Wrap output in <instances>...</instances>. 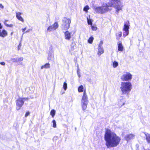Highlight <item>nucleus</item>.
<instances>
[{"label": "nucleus", "mask_w": 150, "mask_h": 150, "mask_svg": "<svg viewBox=\"0 0 150 150\" xmlns=\"http://www.w3.org/2000/svg\"><path fill=\"white\" fill-rule=\"evenodd\" d=\"M98 55L100 56L101 54H103L104 52V50L102 47L100 46H98Z\"/></svg>", "instance_id": "dca6fc26"}, {"label": "nucleus", "mask_w": 150, "mask_h": 150, "mask_svg": "<svg viewBox=\"0 0 150 150\" xmlns=\"http://www.w3.org/2000/svg\"><path fill=\"white\" fill-rule=\"evenodd\" d=\"M129 24V21L127 22H125V24L124 25L123 28V31H129V25L128 24Z\"/></svg>", "instance_id": "2eb2a0df"}, {"label": "nucleus", "mask_w": 150, "mask_h": 150, "mask_svg": "<svg viewBox=\"0 0 150 150\" xmlns=\"http://www.w3.org/2000/svg\"><path fill=\"white\" fill-rule=\"evenodd\" d=\"M0 8H4V6L1 4H0Z\"/></svg>", "instance_id": "ea45409f"}, {"label": "nucleus", "mask_w": 150, "mask_h": 150, "mask_svg": "<svg viewBox=\"0 0 150 150\" xmlns=\"http://www.w3.org/2000/svg\"><path fill=\"white\" fill-rule=\"evenodd\" d=\"M125 32L123 33V37H125L129 34V31H124Z\"/></svg>", "instance_id": "393cba45"}, {"label": "nucleus", "mask_w": 150, "mask_h": 150, "mask_svg": "<svg viewBox=\"0 0 150 150\" xmlns=\"http://www.w3.org/2000/svg\"><path fill=\"white\" fill-rule=\"evenodd\" d=\"M32 30L31 29H28L25 32V33H28V32H30V31H31Z\"/></svg>", "instance_id": "4c0bfd02"}, {"label": "nucleus", "mask_w": 150, "mask_h": 150, "mask_svg": "<svg viewBox=\"0 0 150 150\" xmlns=\"http://www.w3.org/2000/svg\"><path fill=\"white\" fill-rule=\"evenodd\" d=\"M0 64L1 65H3V66H4L5 64V63L4 62H0Z\"/></svg>", "instance_id": "58836bf2"}, {"label": "nucleus", "mask_w": 150, "mask_h": 150, "mask_svg": "<svg viewBox=\"0 0 150 150\" xmlns=\"http://www.w3.org/2000/svg\"><path fill=\"white\" fill-rule=\"evenodd\" d=\"M71 22L70 19L66 17L64 18L62 20V23L61 26L62 29L64 30L68 29L69 28Z\"/></svg>", "instance_id": "423d86ee"}, {"label": "nucleus", "mask_w": 150, "mask_h": 150, "mask_svg": "<svg viewBox=\"0 0 150 150\" xmlns=\"http://www.w3.org/2000/svg\"><path fill=\"white\" fill-rule=\"evenodd\" d=\"M103 44V41H101L100 42V43L99 45V46H100L102 47V45Z\"/></svg>", "instance_id": "e433bc0d"}, {"label": "nucleus", "mask_w": 150, "mask_h": 150, "mask_svg": "<svg viewBox=\"0 0 150 150\" xmlns=\"http://www.w3.org/2000/svg\"><path fill=\"white\" fill-rule=\"evenodd\" d=\"M83 88L82 85L79 86L78 88V91L79 92H81L83 91Z\"/></svg>", "instance_id": "4be33fe9"}, {"label": "nucleus", "mask_w": 150, "mask_h": 150, "mask_svg": "<svg viewBox=\"0 0 150 150\" xmlns=\"http://www.w3.org/2000/svg\"><path fill=\"white\" fill-rule=\"evenodd\" d=\"M135 137V135L134 134H130L126 135L124 138L127 142H128L130 140L134 139Z\"/></svg>", "instance_id": "9d476101"}, {"label": "nucleus", "mask_w": 150, "mask_h": 150, "mask_svg": "<svg viewBox=\"0 0 150 150\" xmlns=\"http://www.w3.org/2000/svg\"><path fill=\"white\" fill-rule=\"evenodd\" d=\"M23 34L22 36L21 37V39H23Z\"/></svg>", "instance_id": "c03bdc74"}, {"label": "nucleus", "mask_w": 150, "mask_h": 150, "mask_svg": "<svg viewBox=\"0 0 150 150\" xmlns=\"http://www.w3.org/2000/svg\"><path fill=\"white\" fill-rule=\"evenodd\" d=\"M52 122L53 123V127L54 128L56 127V122L55 120H53L52 121Z\"/></svg>", "instance_id": "cd10ccee"}, {"label": "nucleus", "mask_w": 150, "mask_h": 150, "mask_svg": "<svg viewBox=\"0 0 150 150\" xmlns=\"http://www.w3.org/2000/svg\"><path fill=\"white\" fill-rule=\"evenodd\" d=\"M146 137V139L148 143H150V134L146 132L144 133Z\"/></svg>", "instance_id": "f3484780"}, {"label": "nucleus", "mask_w": 150, "mask_h": 150, "mask_svg": "<svg viewBox=\"0 0 150 150\" xmlns=\"http://www.w3.org/2000/svg\"><path fill=\"white\" fill-rule=\"evenodd\" d=\"M16 17L17 18L19 21H21L23 22H24V20L23 18L21 16L22 13L21 12H18L16 13Z\"/></svg>", "instance_id": "ddd939ff"}, {"label": "nucleus", "mask_w": 150, "mask_h": 150, "mask_svg": "<svg viewBox=\"0 0 150 150\" xmlns=\"http://www.w3.org/2000/svg\"><path fill=\"white\" fill-rule=\"evenodd\" d=\"M89 7L88 6H86L83 8V11H87L89 9Z\"/></svg>", "instance_id": "bb28decb"}, {"label": "nucleus", "mask_w": 150, "mask_h": 150, "mask_svg": "<svg viewBox=\"0 0 150 150\" xmlns=\"http://www.w3.org/2000/svg\"><path fill=\"white\" fill-rule=\"evenodd\" d=\"M5 25L8 27H12L13 26V25L12 24L8 25V24H7V23H5Z\"/></svg>", "instance_id": "473e14b6"}, {"label": "nucleus", "mask_w": 150, "mask_h": 150, "mask_svg": "<svg viewBox=\"0 0 150 150\" xmlns=\"http://www.w3.org/2000/svg\"><path fill=\"white\" fill-rule=\"evenodd\" d=\"M21 46V42H19V44L18 46V50H20Z\"/></svg>", "instance_id": "72a5a7b5"}, {"label": "nucleus", "mask_w": 150, "mask_h": 150, "mask_svg": "<svg viewBox=\"0 0 150 150\" xmlns=\"http://www.w3.org/2000/svg\"><path fill=\"white\" fill-rule=\"evenodd\" d=\"M118 65V63L116 61H115L112 62V66L113 67L115 68Z\"/></svg>", "instance_id": "412c9836"}, {"label": "nucleus", "mask_w": 150, "mask_h": 150, "mask_svg": "<svg viewBox=\"0 0 150 150\" xmlns=\"http://www.w3.org/2000/svg\"><path fill=\"white\" fill-rule=\"evenodd\" d=\"M50 67V64L49 63H46L44 65L42 66L41 67V69H43V68H48Z\"/></svg>", "instance_id": "aec40b11"}, {"label": "nucleus", "mask_w": 150, "mask_h": 150, "mask_svg": "<svg viewBox=\"0 0 150 150\" xmlns=\"http://www.w3.org/2000/svg\"><path fill=\"white\" fill-rule=\"evenodd\" d=\"M22 39H21V40L20 41V42H21V43H22Z\"/></svg>", "instance_id": "a18cd8bd"}, {"label": "nucleus", "mask_w": 150, "mask_h": 150, "mask_svg": "<svg viewBox=\"0 0 150 150\" xmlns=\"http://www.w3.org/2000/svg\"><path fill=\"white\" fill-rule=\"evenodd\" d=\"M109 6L114 7L116 9V11L118 13L119 11L122 10V5L120 0H111L108 3Z\"/></svg>", "instance_id": "7ed1b4c3"}, {"label": "nucleus", "mask_w": 150, "mask_h": 150, "mask_svg": "<svg viewBox=\"0 0 150 150\" xmlns=\"http://www.w3.org/2000/svg\"><path fill=\"white\" fill-rule=\"evenodd\" d=\"M11 60L13 62H17V58H11Z\"/></svg>", "instance_id": "c85d7f7f"}, {"label": "nucleus", "mask_w": 150, "mask_h": 150, "mask_svg": "<svg viewBox=\"0 0 150 150\" xmlns=\"http://www.w3.org/2000/svg\"><path fill=\"white\" fill-rule=\"evenodd\" d=\"M24 101L22 98H20L16 100V105L17 106L16 109L17 110H20L23 104Z\"/></svg>", "instance_id": "1a4fd4ad"}, {"label": "nucleus", "mask_w": 150, "mask_h": 150, "mask_svg": "<svg viewBox=\"0 0 150 150\" xmlns=\"http://www.w3.org/2000/svg\"><path fill=\"white\" fill-rule=\"evenodd\" d=\"M65 38L66 40H69L71 38V33L68 31H66L64 33Z\"/></svg>", "instance_id": "4468645a"}, {"label": "nucleus", "mask_w": 150, "mask_h": 150, "mask_svg": "<svg viewBox=\"0 0 150 150\" xmlns=\"http://www.w3.org/2000/svg\"><path fill=\"white\" fill-rule=\"evenodd\" d=\"M94 38L93 36L91 37L88 39V42L90 44H91L93 41Z\"/></svg>", "instance_id": "5701e85b"}, {"label": "nucleus", "mask_w": 150, "mask_h": 150, "mask_svg": "<svg viewBox=\"0 0 150 150\" xmlns=\"http://www.w3.org/2000/svg\"><path fill=\"white\" fill-rule=\"evenodd\" d=\"M122 32H119L118 33L116 34V38L117 39H119L122 36Z\"/></svg>", "instance_id": "6ab92c4d"}, {"label": "nucleus", "mask_w": 150, "mask_h": 150, "mask_svg": "<svg viewBox=\"0 0 150 150\" xmlns=\"http://www.w3.org/2000/svg\"><path fill=\"white\" fill-rule=\"evenodd\" d=\"M132 85L129 81L122 82L121 83L120 89L124 94H128L132 88Z\"/></svg>", "instance_id": "f03ea898"}, {"label": "nucleus", "mask_w": 150, "mask_h": 150, "mask_svg": "<svg viewBox=\"0 0 150 150\" xmlns=\"http://www.w3.org/2000/svg\"><path fill=\"white\" fill-rule=\"evenodd\" d=\"M104 139L107 147L110 148L117 146L119 144L121 138L115 133L108 130L105 134Z\"/></svg>", "instance_id": "f257e3e1"}, {"label": "nucleus", "mask_w": 150, "mask_h": 150, "mask_svg": "<svg viewBox=\"0 0 150 150\" xmlns=\"http://www.w3.org/2000/svg\"><path fill=\"white\" fill-rule=\"evenodd\" d=\"M123 47L121 43H120L118 44V51H122L123 50Z\"/></svg>", "instance_id": "a211bd4d"}, {"label": "nucleus", "mask_w": 150, "mask_h": 150, "mask_svg": "<svg viewBox=\"0 0 150 150\" xmlns=\"http://www.w3.org/2000/svg\"><path fill=\"white\" fill-rule=\"evenodd\" d=\"M88 102V100L87 96L86 91H85L84 92L81 101V105L83 110H84L86 109Z\"/></svg>", "instance_id": "20e7f679"}, {"label": "nucleus", "mask_w": 150, "mask_h": 150, "mask_svg": "<svg viewBox=\"0 0 150 150\" xmlns=\"http://www.w3.org/2000/svg\"><path fill=\"white\" fill-rule=\"evenodd\" d=\"M63 88L64 90H66L67 88V84L66 82H64L63 84Z\"/></svg>", "instance_id": "a878e982"}, {"label": "nucleus", "mask_w": 150, "mask_h": 150, "mask_svg": "<svg viewBox=\"0 0 150 150\" xmlns=\"http://www.w3.org/2000/svg\"><path fill=\"white\" fill-rule=\"evenodd\" d=\"M64 93V92H63V93H62V94H63Z\"/></svg>", "instance_id": "de8ad7c7"}, {"label": "nucleus", "mask_w": 150, "mask_h": 150, "mask_svg": "<svg viewBox=\"0 0 150 150\" xmlns=\"http://www.w3.org/2000/svg\"><path fill=\"white\" fill-rule=\"evenodd\" d=\"M136 149H138V148H139V144H137L136 145Z\"/></svg>", "instance_id": "a19ab883"}, {"label": "nucleus", "mask_w": 150, "mask_h": 150, "mask_svg": "<svg viewBox=\"0 0 150 150\" xmlns=\"http://www.w3.org/2000/svg\"><path fill=\"white\" fill-rule=\"evenodd\" d=\"M109 6L108 5L106 4H104L102 7H95V10L97 13H103L109 10L108 8Z\"/></svg>", "instance_id": "39448f33"}, {"label": "nucleus", "mask_w": 150, "mask_h": 150, "mask_svg": "<svg viewBox=\"0 0 150 150\" xmlns=\"http://www.w3.org/2000/svg\"><path fill=\"white\" fill-rule=\"evenodd\" d=\"M30 113L28 111V112H27L26 113V114L25 115V117H27L29 115Z\"/></svg>", "instance_id": "f704fd0d"}, {"label": "nucleus", "mask_w": 150, "mask_h": 150, "mask_svg": "<svg viewBox=\"0 0 150 150\" xmlns=\"http://www.w3.org/2000/svg\"><path fill=\"white\" fill-rule=\"evenodd\" d=\"M58 27V24L57 23L55 22L52 25L49 26L47 29V31L50 32L56 30Z\"/></svg>", "instance_id": "6e6552de"}, {"label": "nucleus", "mask_w": 150, "mask_h": 150, "mask_svg": "<svg viewBox=\"0 0 150 150\" xmlns=\"http://www.w3.org/2000/svg\"><path fill=\"white\" fill-rule=\"evenodd\" d=\"M8 21V20H5L4 21V24L5 25V23H7L6 22Z\"/></svg>", "instance_id": "79ce46f5"}, {"label": "nucleus", "mask_w": 150, "mask_h": 150, "mask_svg": "<svg viewBox=\"0 0 150 150\" xmlns=\"http://www.w3.org/2000/svg\"><path fill=\"white\" fill-rule=\"evenodd\" d=\"M26 27L22 29V32L23 33V34H24V33H25V31L26 30Z\"/></svg>", "instance_id": "c9c22d12"}, {"label": "nucleus", "mask_w": 150, "mask_h": 150, "mask_svg": "<svg viewBox=\"0 0 150 150\" xmlns=\"http://www.w3.org/2000/svg\"><path fill=\"white\" fill-rule=\"evenodd\" d=\"M23 60V58L22 57H21L18 58H17V62H21Z\"/></svg>", "instance_id": "7c9ffc66"}, {"label": "nucleus", "mask_w": 150, "mask_h": 150, "mask_svg": "<svg viewBox=\"0 0 150 150\" xmlns=\"http://www.w3.org/2000/svg\"><path fill=\"white\" fill-rule=\"evenodd\" d=\"M136 150H138V149H136Z\"/></svg>", "instance_id": "09e8293b"}, {"label": "nucleus", "mask_w": 150, "mask_h": 150, "mask_svg": "<svg viewBox=\"0 0 150 150\" xmlns=\"http://www.w3.org/2000/svg\"><path fill=\"white\" fill-rule=\"evenodd\" d=\"M2 28V25L0 23V36L4 38L7 35V31L4 29L1 32V29Z\"/></svg>", "instance_id": "9b49d317"}, {"label": "nucleus", "mask_w": 150, "mask_h": 150, "mask_svg": "<svg viewBox=\"0 0 150 150\" xmlns=\"http://www.w3.org/2000/svg\"><path fill=\"white\" fill-rule=\"evenodd\" d=\"M88 23V25H92V22L91 20H89L88 18H87Z\"/></svg>", "instance_id": "2f4dec72"}, {"label": "nucleus", "mask_w": 150, "mask_h": 150, "mask_svg": "<svg viewBox=\"0 0 150 150\" xmlns=\"http://www.w3.org/2000/svg\"><path fill=\"white\" fill-rule=\"evenodd\" d=\"M53 51L51 48L49 49V51L48 53V59L49 60H52L54 59V57L53 54Z\"/></svg>", "instance_id": "f8f14e48"}, {"label": "nucleus", "mask_w": 150, "mask_h": 150, "mask_svg": "<svg viewBox=\"0 0 150 150\" xmlns=\"http://www.w3.org/2000/svg\"><path fill=\"white\" fill-rule=\"evenodd\" d=\"M91 29L93 30H96L97 29V28L95 26L91 25Z\"/></svg>", "instance_id": "c756f323"}, {"label": "nucleus", "mask_w": 150, "mask_h": 150, "mask_svg": "<svg viewBox=\"0 0 150 150\" xmlns=\"http://www.w3.org/2000/svg\"><path fill=\"white\" fill-rule=\"evenodd\" d=\"M23 99V100H28V98H22Z\"/></svg>", "instance_id": "37998d69"}, {"label": "nucleus", "mask_w": 150, "mask_h": 150, "mask_svg": "<svg viewBox=\"0 0 150 150\" xmlns=\"http://www.w3.org/2000/svg\"><path fill=\"white\" fill-rule=\"evenodd\" d=\"M132 75L129 72H127L124 73L121 77V79L123 81H128L132 79Z\"/></svg>", "instance_id": "0eeeda50"}, {"label": "nucleus", "mask_w": 150, "mask_h": 150, "mask_svg": "<svg viewBox=\"0 0 150 150\" xmlns=\"http://www.w3.org/2000/svg\"><path fill=\"white\" fill-rule=\"evenodd\" d=\"M78 75L79 76V77H80V75H79V74H78Z\"/></svg>", "instance_id": "49530a36"}, {"label": "nucleus", "mask_w": 150, "mask_h": 150, "mask_svg": "<svg viewBox=\"0 0 150 150\" xmlns=\"http://www.w3.org/2000/svg\"><path fill=\"white\" fill-rule=\"evenodd\" d=\"M55 114V111L54 110H52L50 112V115L52 117H54Z\"/></svg>", "instance_id": "b1692460"}]
</instances>
